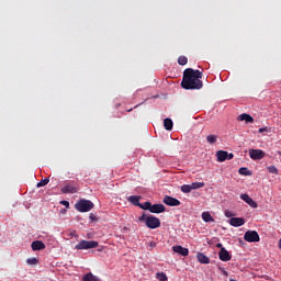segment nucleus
I'll list each match as a JSON object with an SVG mask.
<instances>
[{
    "instance_id": "nucleus-1",
    "label": "nucleus",
    "mask_w": 281,
    "mask_h": 281,
    "mask_svg": "<svg viewBox=\"0 0 281 281\" xmlns=\"http://www.w3.org/2000/svg\"><path fill=\"white\" fill-rule=\"evenodd\" d=\"M203 72L200 70H194L192 68H187L183 72V78L181 81L182 89L187 90H199L203 89Z\"/></svg>"
},
{
    "instance_id": "nucleus-2",
    "label": "nucleus",
    "mask_w": 281,
    "mask_h": 281,
    "mask_svg": "<svg viewBox=\"0 0 281 281\" xmlns=\"http://www.w3.org/2000/svg\"><path fill=\"white\" fill-rule=\"evenodd\" d=\"M138 221H140V223H145L146 227L149 229H157L158 227H161V221L159 217L153 215L147 216L146 214H143Z\"/></svg>"
},
{
    "instance_id": "nucleus-3",
    "label": "nucleus",
    "mask_w": 281,
    "mask_h": 281,
    "mask_svg": "<svg viewBox=\"0 0 281 281\" xmlns=\"http://www.w3.org/2000/svg\"><path fill=\"white\" fill-rule=\"evenodd\" d=\"M75 207L78 212H91L94 207L93 202L91 200H80L78 203L75 204Z\"/></svg>"
},
{
    "instance_id": "nucleus-4",
    "label": "nucleus",
    "mask_w": 281,
    "mask_h": 281,
    "mask_svg": "<svg viewBox=\"0 0 281 281\" xmlns=\"http://www.w3.org/2000/svg\"><path fill=\"white\" fill-rule=\"evenodd\" d=\"M99 243L95 240H81L78 243V245L75 246V249L77 250H85V249H95L98 247Z\"/></svg>"
},
{
    "instance_id": "nucleus-5",
    "label": "nucleus",
    "mask_w": 281,
    "mask_h": 281,
    "mask_svg": "<svg viewBox=\"0 0 281 281\" xmlns=\"http://www.w3.org/2000/svg\"><path fill=\"white\" fill-rule=\"evenodd\" d=\"M246 243H260V235L256 231H247L244 235Z\"/></svg>"
},
{
    "instance_id": "nucleus-6",
    "label": "nucleus",
    "mask_w": 281,
    "mask_h": 281,
    "mask_svg": "<svg viewBox=\"0 0 281 281\" xmlns=\"http://www.w3.org/2000/svg\"><path fill=\"white\" fill-rule=\"evenodd\" d=\"M266 153L262 149H249V157L254 159V161H258L260 159H265Z\"/></svg>"
},
{
    "instance_id": "nucleus-7",
    "label": "nucleus",
    "mask_w": 281,
    "mask_h": 281,
    "mask_svg": "<svg viewBox=\"0 0 281 281\" xmlns=\"http://www.w3.org/2000/svg\"><path fill=\"white\" fill-rule=\"evenodd\" d=\"M165 205H169L170 207H177L181 205V202L177 198H172L170 195H166L164 198Z\"/></svg>"
},
{
    "instance_id": "nucleus-8",
    "label": "nucleus",
    "mask_w": 281,
    "mask_h": 281,
    "mask_svg": "<svg viewBox=\"0 0 281 281\" xmlns=\"http://www.w3.org/2000/svg\"><path fill=\"white\" fill-rule=\"evenodd\" d=\"M240 199H241V201H245V203H247L250 207H252V209L258 207V203H256V201H254V199H251V196H249V194L241 193Z\"/></svg>"
},
{
    "instance_id": "nucleus-9",
    "label": "nucleus",
    "mask_w": 281,
    "mask_h": 281,
    "mask_svg": "<svg viewBox=\"0 0 281 281\" xmlns=\"http://www.w3.org/2000/svg\"><path fill=\"white\" fill-rule=\"evenodd\" d=\"M149 212L151 214H164L166 206L164 204H151Z\"/></svg>"
},
{
    "instance_id": "nucleus-10",
    "label": "nucleus",
    "mask_w": 281,
    "mask_h": 281,
    "mask_svg": "<svg viewBox=\"0 0 281 281\" xmlns=\"http://www.w3.org/2000/svg\"><path fill=\"white\" fill-rule=\"evenodd\" d=\"M218 258L222 260V262H229L232 260V255H229V251L225 248H221L218 252Z\"/></svg>"
},
{
    "instance_id": "nucleus-11",
    "label": "nucleus",
    "mask_w": 281,
    "mask_h": 281,
    "mask_svg": "<svg viewBox=\"0 0 281 281\" xmlns=\"http://www.w3.org/2000/svg\"><path fill=\"white\" fill-rule=\"evenodd\" d=\"M229 225H232V227H243V225H245V218L244 217H232L229 220Z\"/></svg>"
},
{
    "instance_id": "nucleus-12",
    "label": "nucleus",
    "mask_w": 281,
    "mask_h": 281,
    "mask_svg": "<svg viewBox=\"0 0 281 281\" xmlns=\"http://www.w3.org/2000/svg\"><path fill=\"white\" fill-rule=\"evenodd\" d=\"M63 194H76L78 192V189L74 187L71 183L66 184L61 188Z\"/></svg>"
},
{
    "instance_id": "nucleus-13",
    "label": "nucleus",
    "mask_w": 281,
    "mask_h": 281,
    "mask_svg": "<svg viewBox=\"0 0 281 281\" xmlns=\"http://www.w3.org/2000/svg\"><path fill=\"white\" fill-rule=\"evenodd\" d=\"M237 120L239 122H246V124H254V116L247 114V113H244V114H240Z\"/></svg>"
},
{
    "instance_id": "nucleus-14",
    "label": "nucleus",
    "mask_w": 281,
    "mask_h": 281,
    "mask_svg": "<svg viewBox=\"0 0 281 281\" xmlns=\"http://www.w3.org/2000/svg\"><path fill=\"white\" fill-rule=\"evenodd\" d=\"M172 251H175V254H179L180 256H188V254H190V250H188V248H183V246H173Z\"/></svg>"
},
{
    "instance_id": "nucleus-15",
    "label": "nucleus",
    "mask_w": 281,
    "mask_h": 281,
    "mask_svg": "<svg viewBox=\"0 0 281 281\" xmlns=\"http://www.w3.org/2000/svg\"><path fill=\"white\" fill-rule=\"evenodd\" d=\"M31 247H32L33 251H41V250L45 249V243H43L41 240H35L31 244Z\"/></svg>"
},
{
    "instance_id": "nucleus-16",
    "label": "nucleus",
    "mask_w": 281,
    "mask_h": 281,
    "mask_svg": "<svg viewBox=\"0 0 281 281\" xmlns=\"http://www.w3.org/2000/svg\"><path fill=\"white\" fill-rule=\"evenodd\" d=\"M196 259L201 265H210V257L205 256L203 252H198Z\"/></svg>"
},
{
    "instance_id": "nucleus-17",
    "label": "nucleus",
    "mask_w": 281,
    "mask_h": 281,
    "mask_svg": "<svg viewBox=\"0 0 281 281\" xmlns=\"http://www.w3.org/2000/svg\"><path fill=\"white\" fill-rule=\"evenodd\" d=\"M142 199L140 195H131L127 198V201L132 203V205H135L136 207H139L140 203L139 200Z\"/></svg>"
},
{
    "instance_id": "nucleus-18",
    "label": "nucleus",
    "mask_w": 281,
    "mask_h": 281,
    "mask_svg": "<svg viewBox=\"0 0 281 281\" xmlns=\"http://www.w3.org/2000/svg\"><path fill=\"white\" fill-rule=\"evenodd\" d=\"M216 157H217V161H220V162L227 161V151L218 150L216 153Z\"/></svg>"
},
{
    "instance_id": "nucleus-19",
    "label": "nucleus",
    "mask_w": 281,
    "mask_h": 281,
    "mask_svg": "<svg viewBox=\"0 0 281 281\" xmlns=\"http://www.w3.org/2000/svg\"><path fill=\"white\" fill-rule=\"evenodd\" d=\"M202 220L204 221V223H214V217H212V214H210V212H203Z\"/></svg>"
},
{
    "instance_id": "nucleus-20",
    "label": "nucleus",
    "mask_w": 281,
    "mask_h": 281,
    "mask_svg": "<svg viewBox=\"0 0 281 281\" xmlns=\"http://www.w3.org/2000/svg\"><path fill=\"white\" fill-rule=\"evenodd\" d=\"M172 126H175V124L172 123V119L164 120V127L166 131H172Z\"/></svg>"
},
{
    "instance_id": "nucleus-21",
    "label": "nucleus",
    "mask_w": 281,
    "mask_h": 281,
    "mask_svg": "<svg viewBox=\"0 0 281 281\" xmlns=\"http://www.w3.org/2000/svg\"><path fill=\"white\" fill-rule=\"evenodd\" d=\"M82 281H100L98 277L93 276V273L89 272L83 276Z\"/></svg>"
},
{
    "instance_id": "nucleus-22",
    "label": "nucleus",
    "mask_w": 281,
    "mask_h": 281,
    "mask_svg": "<svg viewBox=\"0 0 281 281\" xmlns=\"http://www.w3.org/2000/svg\"><path fill=\"white\" fill-rule=\"evenodd\" d=\"M191 190H200V188H205V182H192Z\"/></svg>"
},
{
    "instance_id": "nucleus-23",
    "label": "nucleus",
    "mask_w": 281,
    "mask_h": 281,
    "mask_svg": "<svg viewBox=\"0 0 281 281\" xmlns=\"http://www.w3.org/2000/svg\"><path fill=\"white\" fill-rule=\"evenodd\" d=\"M180 190L184 194H190V192H192V187H191V184H183V186H181Z\"/></svg>"
},
{
    "instance_id": "nucleus-24",
    "label": "nucleus",
    "mask_w": 281,
    "mask_h": 281,
    "mask_svg": "<svg viewBox=\"0 0 281 281\" xmlns=\"http://www.w3.org/2000/svg\"><path fill=\"white\" fill-rule=\"evenodd\" d=\"M156 279L159 281H168V276H166V272H158L156 273Z\"/></svg>"
},
{
    "instance_id": "nucleus-25",
    "label": "nucleus",
    "mask_w": 281,
    "mask_h": 281,
    "mask_svg": "<svg viewBox=\"0 0 281 281\" xmlns=\"http://www.w3.org/2000/svg\"><path fill=\"white\" fill-rule=\"evenodd\" d=\"M239 175H243L244 177H249V175H251V171H249V169H247L246 167H241L238 170Z\"/></svg>"
},
{
    "instance_id": "nucleus-26",
    "label": "nucleus",
    "mask_w": 281,
    "mask_h": 281,
    "mask_svg": "<svg viewBox=\"0 0 281 281\" xmlns=\"http://www.w3.org/2000/svg\"><path fill=\"white\" fill-rule=\"evenodd\" d=\"M217 138H218V136H216V135H209V136H206V142L209 144H216Z\"/></svg>"
},
{
    "instance_id": "nucleus-27",
    "label": "nucleus",
    "mask_w": 281,
    "mask_h": 281,
    "mask_svg": "<svg viewBox=\"0 0 281 281\" xmlns=\"http://www.w3.org/2000/svg\"><path fill=\"white\" fill-rule=\"evenodd\" d=\"M153 204L150 203V202H144L143 204L140 203L139 205H138V207H140V210H148L149 212H150V206H151Z\"/></svg>"
},
{
    "instance_id": "nucleus-28",
    "label": "nucleus",
    "mask_w": 281,
    "mask_h": 281,
    "mask_svg": "<svg viewBox=\"0 0 281 281\" xmlns=\"http://www.w3.org/2000/svg\"><path fill=\"white\" fill-rule=\"evenodd\" d=\"M47 183H49V178H45V179L41 180V181L36 184V188H44V186H47Z\"/></svg>"
},
{
    "instance_id": "nucleus-29",
    "label": "nucleus",
    "mask_w": 281,
    "mask_h": 281,
    "mask_svg": "<svg viewBox=\"0 0 281 281\" xmlns=\"http://www.w3.org/2000/svg\"><path fill=\"white\" fill-rule=\"evenodd\" d=\"M178 64L181 65V66L188 65V57H186V56H180V57L178 58Z\"/></svg>"
},
{
    "instance_id": "nucleus-30",
    "label": "nucleus",
    "mask_w": 281,
    "mask_h": 281,
    "mask_svg": "<svg viewBox=\"0 0 281 281\" xmlns=\"http://www.w3.org/2000/svg\"><path fill=\"white\" fill-rule=\"evenodd\" d=\"M267 170L270 175H278V168L276 166H269L267 167Z\"/></svg>"
},
{
    "instance_id": "nucleus-31",
    "label": "nucleus",
    "mask_w": 281,
    "mask_h": 281,
    "mask_svg": "<svg viewBox=\"0 0 281 281\" xmlns=\"http://www.w3.org/2000/svg\"><path fill=\"white\" fill-rule=\"evenodd\" d=\"M26 262L27 265H38V259L36 257L29 258Z\"/></svg>"
},
{
    "instance_id": "nucleus-32",
    "label": "nucleus",
    "mask_w": 281,
    "mask_h": 281,
    "mask_svg": "<svg viewBox=\"0 0 281 281\" xmlns=\"http://www.w3.org/2000/svg\"><path fill=\"white\" fill-rule=\"evenodd\" d=\"M60 205H64L65 207H69V201L63 200L60 201Z\"/></svg>"
},
{
    "instance_id": "nucleus-33",
    "label": "nucleus",
    "mask_w": 281,
    "mask_h": 281,
    "mask_svg": "<svg viewBox=\"0 0 281 281\" xmlns=\"http://www.w3.org/2000/svg\"><path fill=\"white\" fill-rule=\"evenodd\" d=\"M232 159H234V154H229V153H227V156H226V160H232Z\"/></svg>"
},
{
    "instance_id": "nucleus-34",
    "label": "nucleus",
    "mask_w": 281,
    "mask_h": 281,
    "mask_svg": "<svg viewBox=\"0 0 281 281\" xmlns=\"http://www.w3.org/2000/svg\"><path fill=\"white\" fill-rule=\"evenodd\" d=\"M225 216H227V218H232V216H234V213L227 211V212L225 213Z\"/></svg>"
},
{
    "instance_id": "nucleus-35",
    "label": "nucleus",
    "mask_w": 281,
    "mask_h": 281,
    "mask_svg": "<svg viewBox=\"0 0 281 281\" xmlns=\"http://www.w3.org/2000/svg\"><path fill=\"white\" fill-rule=\"evenodd\" d=\"M149 247H151V249H153V248L157 247V244H155V241H151V243H149Z\"/></svg>"
},
{
    "instance_id": "nucleus-36",
    "label": "nucleus",
    "mask_w": 281,
    "mask_h": 281,
    "mask_svg": "<svg viewBox=\"0 0 281 281\" xmlns=\"http://www.w3.org/2000/svg\"><path fill=\"white\" fill-rule=\"evenodd\" d=\"M265 131H267V128H265V127H261V128H259V133H265Z\"/></svg>"
},
{
    "instance_id": "nucleus-37",
    "label": "nucleus",
    "mask_w": 281,
    "mask_h": 281,
    "mask_svg": "<svg viewBox=\"0 0 281 281\" xmlns=\"http://www.w3.org/2000/svg\"><path fill=\"white\" fill-rule=\"evenodd\" d=\"M90 218L91 221H95V216H93V214H90Z\"/></svg>"
},
{
    "instance_id": "nucleus-38",
    "label": "nucleus",
    "mask_w": 281,
    "mask_h": 281,
    "mask_svg": "<svg viewBox=\"0 0 281 281\" xmlns=\"http://www.w3.org/2000/svg\"><path fill=\"white\" fill-rule=\"evenodd\" d=\"M216 247H218L220 249H223V244H217Z\"/></svg>"
},
{
    "instance_id": "nucleus-39",
    "label": "nucleus",
    "mask_w": 281,
    "mask_h": 281,
    "mask_svg": "<svg viewBox=\"0 0 281 281\" xmlns=\"http://www.w3.org/2000/svg\"><path fill=\"white\" fill-rule=\"evenodd\" d=\"M279 249H281V239L279 240Z\"/></svg>"
},
{
    "instance_id": "nucleus-40",
    "label": "nucleus",
    "mask_w": 281,
    "mask_h": 281,
    "mask_svg": "<svg viewBox=\"0 0 281 281\" xmlns=\"http://www.w3.org/2000/svg\"><path fill=\"white\" fill-rule=\"evenodd\" d=\"M70 236H76V232L71 233Z\"/></svg>"
},
{
    "instance_id": "nucleus-41",
    "label": "nucleus",
    "mask_w": 281,
    "mask_h": 281,
    "mask_svg": "<svg viewBox=\"0 0 281 281\" xmlns=\"http://www.w3.org/2000/svg\"><path fill=\"white\" fill-rule=\"evenodd\" d=\"M223 273H224V276H227V271H224Z\"/></svg>"
},
{
    "instance_id": "nucleus-42",
    "label": "nucleus",
    "mask_w": 281,
    "mask_h": 281,
    "mask_svg": "<svg viewBox=\"0 0 281 281\" xmlns=\"http://www.w3.org/2000/svg\"><path fill=\"white\" fill-rule=\"evenodd\" d=\"M123 229L126 231V229H128V228H127V227H124Z\"/></svg>"
}]
</instances>
